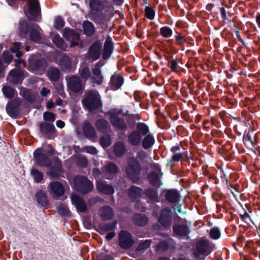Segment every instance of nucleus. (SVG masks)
<instances>
[{"label":"nucleus","instance_id":"nucleus-1","mask_svg":"<svg viewBox=\"0 0 260 260\" xmlns=\"http://www.w3.org/2000/svg\"><path fill=\"white\" fill-rule=\"evenodd\" d=\"M82 104L83 108L90 112L97 110L102 106L100 94L92 90L87 91L84 93Z\"/></svg>","mask_w":260,"mask_h":260},{"label":"nucleus","instance_id":"nucleus-2","mask_svg":"<svg viewBox=\"0 0 260 260\" xmlns=\"http://www.w3.org/2000/svg\"><path fill=\"white\" fill-rule=\"evenodd\" d=\"M149 132L148 126L144 123L139 122L136 125V129L131 132L127 135V141L132 146L139 145L143 137Z\"/></svg>","mask_w":260,"mask_h":260},{"label":"nucleus","instance_id":"nucleus-3","mask_svg":"<svg viewBox=\"0 0 260 260\" xmlns=\"http://www.w3.org/2000/svg\"><path fill=\"white\" fill-rule=\"evenodd\" d=\"M142 167L139 160L134 156H131L127 159V166L125 167V173L127 177L133 183L138 181V176L140 174Z\"/></svg>","mask_w":260,"mask_h":260},{"label":"nucleus","instance_id":"nucleus-4","mask_svg":"<svg viewBox=\"0 0 260 260\" xmlns=\"http://www.w3.org/2000/svg\"><path fill=\"white\" fill-rule=\"evenodd\" d=\"M75 189L82 194L90 192L93 188V184L87 177L76 175L74 178Z\"/></svg>","mask_w":260,"mask_h":260},{"label":"nucleus","instance_id":"nucleus-5","mask_svg":"<svg viewBox=\"0 0 260 260\" xmlns=\"http://www.w3.org/2000/svg\"><path fill=\"white\" fill-rule=\"evenodd\" d=\"M27 9L24 10L26 17L29 16L35 21L41 18V7L39 0H29L27 2Z\"/></svg>","mask_w":260,"mask_h":260},{"label":"nucleus","instance_id":"nucleus-6","mask_svg":"<svg viewBox=\"0 0 260 260\" xmlns=\"http://www.w3.org/2000/svg\"><path fill=\"white\" fill-rule=\"evenodd\" d=\"M121 112V110L113 109L110 110L108 114L112 125L117 129L124 131L127 129V126L124 119L118 116Z\"/></svg>","mask_w":260,"mask_h":260},{"label":"nucleus","instance_id":"nucleus-7","mask_svg":"<svg viewBox=\"0 0 260 260\" xmlns=\"http://www.w3.org/2000/svg\"><path fill=\"white\" fill-rule=\"evenodd\" d=\"M33 20L29 16L26 18H21L20 19L18 24V34L19 36L23 39H26L28 36V34L34 26H37Z\"/></svg>","mask_w":260,"mask_h":260},{"label":"nucleus","instance_id":"nucleus-8","mask_svg":"<svg viewBox=\"0 0 260 260\" xmlns=\"http://www.w3.org/2000/svg\"><path fill=\"white\" fill-rule=\"evenodd\" d=\"M118 240L119 247L125 250L131 248L135 243L132 234L125 230L120 231Z\"/></svg>","mask_w":260,"mask_h":260},{"label":"nucleus","instance_id":"nucleus-9","mask_svg":"<svg viewBox=\"0 0 260 260\" xmlns=\"http://www.w3.org/2000/svg\"><path fill=\"white\" fill-rule=\"evenodd\" d=\"M28 62L29 70L40 74L44 72L48 66V62L45 59H39L36 56L30 58Z\"/></svg>","mask_w":260,"mask_h":260},{"label":"nucleus","instance_id":"nucleus-10","mask_svg":"<svg viewBox=\"0 0 260 260\" xmlns=\"http://www.w3.org/2000/svg\"><path fill=\"white\" fill-rule=\"evenodd\" d=\"M67 88L74 93H79L83 92L85 86L79 76L72 75L67 80Z\"/></svg>","mask_w":260,"mask_h":260},{"label":"nucleus","instance_id":"nucleus-11","mask_svg":"<svg viewBox=\"0 0 260 260\" xmlns=\"http://www.w3.org/2000/svg\"><path fill=\"white\" fill-rule=\"evenodd\" d=\"M103 48V42L101 40L93 42L89 46L87 51V55L93 61L99 59L101 56Z\"/></svg>","mask_w":260,"mask_h":260},{"label":"nucleus","instance_id":"nucleus-12","mask_svg":"<svg viewBox=\"0 0 260 260\" xmlns=\"http://www.w3.org/2000/svg\"><path fill=\"white\" fill-rule=\"evenodd\" d=\"M258 134H254L252 129L245 130L243 136V142L247 148L255 147L258 144Z\"/></svg>","mask_w":260,"mask_h":260},{"label":"nucleus","instance_id":"nucleus-13","mask_svg":"<svg viewBox=\"0 0 260 260\" xmlns=\"http://www.w3.org/2000/svg\"><path fill=\"white\" fill-rule=\"evenodd\" d=\"M21 102L19 99H15L9 102L6 107L7 113L11 117H17L19 114V107Z\"/></svg>","mask_w":260,"mask_h":260},{"label":"nucleus","instance_id":"nucleus-14","mask_svg":"<svg viewBox=\"0 0 260 260\" xmlns=\"http://www.w3.org/2000/svg\"><path fill=\"white\" fill-rule=\"evenodd\" d=\"M160 224L165 228L171 226L172 222V213L169 208L163 209L160 212L158 220Z\"/></svg>","mask_w":260,"mask_h":260},{"label":"nucleus","instance_id":"nucleus-15","mask_svg":"<svg viewBox=\"0 0 260 260\" xmlns=\"http://www.w3.org/2000/svg\"><path fill=\"white\" fill-rule=\"evenodd\" d=\"M59 65L61 70L64 73L69 74L74 71L70 57L66 53H63L59 60Z\"/></svg>","mask_w":260,"mask_h":260},{"label":"nucleus","instance_id":"nucleus-16","mask_svg":"<svg viewBox=\"0 0 260 260\" xmlns=\"http://www.w3.org/2000/svg\"><path fill=\"white\" fill-rule=\"evenodd\" d=\"M50 194L53 198H58L65 192L63 185L59 181L51 182L48 187Z\"/></svg>","mask_w":260,"mask_h":260},{"label":"nucleus","instance_id":"nucleus-17","mask_svg":"<svg viewBox=\"0 0 260 260\" xmlns=\"http://www.w3.org/2000/svg\"><path fill=\"white\" fill-rule=\"evenodd\" d=\"M10 78L9 80V83L12 85L21 84L23 79V72L20 68L13 69L9 73Z\"/></svg>","mask_w":260,"mask_h":260},{"label":"nucleus","instance_id":"nucleus-18","mask_svg":"<svg viewBox=\"0 0 260 260\" xmlns=\"http://www.w3.org/2000/svg\"><path fill=\"white\" fill-rule=\"evenodd\" d=\"M211 250L210 248L209 242L208 240H202L196 244V256H199V255L204 256V257L208 255L211 252Z\"/></svg>","mask_w":260,"mask_h":260},{"label":"nucleus","instance_id":"nucleus-19","mask_svg":"<svg viewBox=\"0 0 260 260\" xmlns=\"http://www.w3.org/2000/svg\"><path fill=\"white\" fill-rule=\"evenodd\" d=\"M35 164L40 167H49L51 165L52 162L46 154L41 152L35 151L34 153Z\"/></svg>","mask_w":260,"mask_h":260},{"label":"nucleus","instance_id":"nucleus-20","mask_svg":"<svg viewBox=\"0 0 260 260\" xmlns=\"http://www.w3.org/2000/svg\"><path fill=\"white\" fill-rule=\"evenodd\" d=\"M114 47L112 39L110 36H108L106 39L102 52V57L104 60H107L110 58L113 53Z\"/></svg>","mask_w":260,"mask_h":260},{"label":"nucleus","instance_id":"nucleus-21","mask_svg":"<svg viewBox=\"0 0 260 260\" xmlns=\"http://www.w3.org/2000/svg\"><path fill=\"white\" fill-rule=\"evenodd\" d=\"M124 78L117 72L111 77L110 85L112 90H117L120 88L124 83Z\"/></svg>","mask_w":260,"mask_h":260},{"label":"nucleus","instance_id":"nucleus-22","mask_svg":"<svg viewBox=\"0 0 260 260\" xmlns=\"http://www.w3.org/2000/svg\"><path fill=\"white\" fill-rule=\"evenodd\" d=\"M71 199L72 204L76 207L78 211L85 212L87 210L86 204L79 195L73 194L71 197Z\"/></svg>","mask_w":260,"mask_h":260},{"label":"nucleus","instance_id":"nucleus-23","mask_svg":"<svg viewBox=\"0 0 260 260\" xmlns=\"http://www.w3.org/2000/svg\"><path fill=\"white\" fill-rule=\"evenodd\" d=\"M56 131L55 127L53 123L42 121L39 125V131L44 136L50 138V136Z\"/></svg>","mask_w":260,"mask_h":260},{"label":"nucleus","instance_id":"nucleus-24","mask_svg":"<svg viewBox=\"0 0 260 260\" xmlns=\"http://www.w3.org/2000/svg\"><path fill=\"white\" fill-rule=\"evenodd\" d=\"M172 229L173 233L177 237H185L190 232L188 226L186 224H175Z\"/></svg>","mask_w":260,"mask_h":260},{"label":"nucleus","instance_id":"nucleus-25","mask_svg":"<svg viewBox=\"0 0 260 260\" xmlns=\"http://www.w3.org/2000/svg\"><path fill=\"white\" fill-rule=\"evenodd\" d=\"M99 215L103 221H107L112 219L114 214L111 207L105 206L100 209Z\"/></svg>","mask_w":260,"mask_h":260},{"label":"nucleus","instance_id":"nucleus-26","mask_svg":"<svg viewBox=\"0 0 260 260\" xmlns=\"http://www.w3.org/2000/svg\"><path fill=\"white\" fill-rule=\"evenodd\" d=\"M20 94L29 103H34L36 100V93L31 89L23 87L20 92Z\"/></svg>","mask_w":260,"mask_h":260},{"label":"nucleus","instance_id":"nucleus-27","mask_svg":"<svg viewBox=\"0 0 260 260\" xmlns=\"http://www.w3.org/2000/svg\"><path fill=\"white\" fill-rule=\"evenodd\" d=\"M165 198L170 203H176L180 200V194L176 189H169L166 193Z\"/></svg>","mask_w":260,"mask_h":260},{"label":"nucleus","instance_id":"nucleus-28","mask_svg":"<svg viewBox=\"0 0 260 260\" xmlns=\"http://www.w3.org/2000/svg\"><path fill=\"white\" fill-rule=\"evenodd\" d=\"M132 222L134 224L139 226H144L148 222L146 215L142 213H136L132 217Z\"/></svg>","mask_w":260,"mask_h":260},{"label":"nucleus","instance_id":"nucleus-29","mask_svg":"<svg viewBox=\"0 0 260 260\" xmlns=\"http://www.w3.org/2000/svg\"><path fill=\"white\" fill-rule=\"evenodd\" d=\"M106 172L108 174L107 178L112 180L119 171L118 167L112 162H109L104 166Z\"/></svg>","mask_w":260,"mask_h":260},{"label":"nucleus","instance_id":"nucleus-30","mask_svg":"<svg viewBox=\"0 0 260 260\" xmlns=\"http://www.w3.org/2000/svg\"><path fill=\"white\" fill-rule=\"evenodd\" d=\"M96 188L99 192L107 195L112 194L114 192L113 186L105 182H97Z\"/></svg>","mask_w":260,"mask_h":260},{"label":"nucleus","instance_id":"nucleus-31","mask_svg":"<svg viewBox=\"0 0 260 260\" xmlns=\"http://www.w3.org/2000/svg\"><path fill=\"white\" fill-rule=\"evenodd\" d=\"M46 75L50 81L57 82L60 78V72L57 68L51 66L48 68Z\"/></svg>","mask_w":260,"mask_h":260},{"label":"nucleus","instance_id":"nucleus-32","mask_svg":"<svg viewBox=\"0 0 260 260\" xmlns=\"http://www.w3.org/2000/svg\"><path fill=\"white\" fill-rule=\"evenodd\" d=\"M143 191L140 187L132 185L128 189V196L131 199L137 200L142 196Z\"/></svg>","mask_w":260,"mask_h":260},{"label":"nucleus","instance_id":"nucleus-33","mask_svg":"<svg viewBox=\"0 0 260 260\" xmlns=\"http://www.w3.org/2000/svg\"><path fill=\"white\" fill-rule=\"evenodd\" d=\"M83 132L85 137L87 139H91L96 137V133L94 128L88 121L84 124Z\"/></svg>","mask_w":260,"mask_h":260},{"label":"nucleus","instance_id":"nucleus-34","mask_svg":"<svg viewBox=\"0 0 260 260\" xmlns=\"http://www.w3.org/2000/svg\"><path fill=\"white\" fill-rule=\"evenodd\" d=\"M155 138L153 135L150 133H147V135L144 136V138L142 140L141 144L143 148L146 150L152 147L155 143Z\"/></svg>","mask_w":260,"mask_h":260},{"label":"nucleus","instance_id":"nucleus-35","mask_svg":"<svg viewBox=\"0 0 260 260\" xmlns=\"http://www.w3.org/2000/svg\"><path fill=\"white\" fill-rule=\"evenodd\" d=\"M126 151V147L123 142L118 141L114 144L113 147V153L116 157H122L125 154Z\"/></svg>","mask_w":260,"mask_h":260},{"label":"nucleus","instance_id":"nucleus-36","mask_svg":"<svg viewBox=\"0 0 260 260\" xmlns=\"http://www.w3.org/2000/svg\"><path fill=\"white\" fill-rule=\"evenodd\" d=\"M143 193L146 196V197L151 201L154 202H159V199L158 198L157 189H154L152 187H149L145 189Z\"/></svg>","mask_w":260,"mask_h":260},{"label":"nucleus","instance_id":"nucleus-37","mask_svg":"<svg viewBox=\"0 0 260 260\" xmlns=\"http://www.w3.org/2000/svg\"><path fill=\"white\" fill-rule=\"evenodd\" d=\"M148 180L152 186L159 187L162 185L159 175L156 172H151L148 176Z\"/></svg>","mask_w":260,"mask_h":260},{"label":"nucleus","instance_id":"nucleus-38","mask_svg":"<svg viewBox=\"0 0 260 260\" xmlns=\"http://www.w3.org/2000/svg\"><path fill=\"white\" fill-rule=\"evenodd\" d=\"M104 1L102 0H90L89 7L92 11L97 12L102 11L105 9Z\"/></svg>","mask_w":260,"mask_h":260},{"label":"nucleus","instance_id":"nucleus-39","mask_svg":"<svg viewBox=\"0 0 260 260\" xmlns=\"http://www.w3.org/2000/svg\"><path fill=\"white\" fill-rule=\"evenodd\" d=\"M95 126L98 130L102 133H105L110 128L109 122L103 118L97 120L95 122Z\"/></svg>","mask_w":260,"mask_h":260},{"label":"nucleus","instance_id":"nucleus-40","mask_svg":"<svg viewBox=\"0 0 260 260\" xmlns=\"http://www.w3.org/2000/svg\"><path fill=\"white\" fill-rule=\"evenodd\" d=\"M83 28L84 34L87 37L92 36L95 32V29L92 22L86 20L83 23Z\"/></svg>","mask_w":260,"mask_h":260},{"label":"nucleus","instance_id":"nucleus-41","mask_svg":"<svg viewBox=\"0 0 260 260\" xmlns=\"http://www.w3.org/2000/svg\"><path fill=\"white\" fill-rule=\"evenodd\" d=\"M38 203L44 207L48 205V200L46 193L43 190L38 191L35 194Z\"/></svg>","mask_w":260,"mask_h":260},{"label":"nucleus","instance_id":"nucleus-42","mask_svg":"<svg viewBox=\"0 0 260 260\" xmlns=\"http://www.w3.org/2000/svg\"><path fill=\"white\" fill-rule=\"evenodd\" d=\"M38 28H40V27L37 24V26H34L28 34L30 40L34 42H39L42 39V37L40 32L38 30Z\"/></svg>","mask_w":260,"mask_h":260},{"label":"nucleus","instance_id":"nucleus-43","mask_svg":"<svg viewBox=\"0 0 260 260\" xmlns=\"http://www.w3.org/2000/svg\"><path fill=\"white\" fill-rule=\"evenodd\" d=\"M52 41L56 47L63 51H66L67 45L65 44L64 41L58 34H56L52 38Z\"/></svg>","mask_w":260,"mask_h":260},{"label":"nucleus","instance_id":"nucleus-44","mask_svg":"<svg viewBox=\"0 0 260 260\" xmlns=\"http://www.w3.org/2000/svg\"><path fill=\"white\" fill-rule=\"evenodd\" d=\"M61 164L52 167L48 171L47 174L53 178H57L60 176V174L61 173Z\"/></svg>","mask_w":260,"mask_h":260},{"label":"nucleus","instance_id":"nucleus-45","mask_svg":"<svg viewBox=\"0 0 260 260\" xmlns=\"http://www.w3.org/2000/svg\"><path fill=\"white\" fill-rule=\"evenodd\" d=\"M183 158L189 159L188 153L186 150L183 151L182 152L173 153L171 157L172 161L175 162H179Z\"/></svg>","mask_w":260,"mask_h":260},{"label":"nucleus","instance_id":"nucleus-46","mask_svg":"<svg viewBox=\"0 0 260 260\" xmlns=\"http://www.w3.org/2000/svg\"><path fill=\"white\" fill-rule=\"evenodd\" d=\"M30 175L36 183H40L43 180V173L34 167L30 171Z\"/></svg>","mask_w":260,"mask_h":260},{"label":"nucleus","instance_id":"nucleus-47","mask_svg":"<svg viewBox=\"0 0 260 260\" xmlns=\"http://www.w3.org/2000/svg\"><path fill=\"white\" fill-rule=\"evenodd\" d=\"M15 90L9 86H4L2 91L5 96L9 99H12L14 97Z\"/></svg>","mask_w":260,"mask_h":260},{"label":"nucleus","instance_id":"nucleus-48","mask_svg":"<svg viewBox=\"0 0 260 260\" xmlns=\"http://www.w3.org/2000/svg\"><path fill=\"white\" fill-rule=\"evenodd\" d=\"M117 222L116 220L99 225V228L104 232H108L114 230L116 226Z\"/></svg>","mask_w":260,"mask_h":260},{"label":"nucleus","instance_id":"nucleus-49","mask_svg":"<svg viewBox=\"0 0 260 260\" xmlns=\"http://www.w3.org/2000/svg\"><path fill=\"white\" fill-rule=\"evenodd\" d=\"M152 243L151 239H146L142 241L136 247V251L138 252L143 251L148 249Z\"/></svg>","mask_w":260,"mask_h":260},{"label":"nucleus","instance_id":"nucleus-50","mask_svg":"<svg viewBox=\"0 0 260 260\" xmlns=\"http://www.w3.org/2000/svg\"><path fill=\"white\" fill-rule=\"evenodd\" d=\"M80 78L86 82L89 78L91 77V74L89 69L88 67H85L80 70L79 72Z\"/></svg>","mask_w":260,"mask_h":260},{"label":"nucleus","instance_id":"nucleus-51","mask_svg":"<svg viewBox=\"0 0 260 260\" xmlns=\"http://www.w3.org/2000/svg\"><path fill=\"white\" fill-rule=\"evenodd\" d=\"M58 213L62 216L69 217L70 216V211L69 209L66 206L62 204L60 205L57 208Z\"/></svg>","mask_w":260,"mask_h":260},{"label":"nucleus","instance_id":"nucleus-52","mask_svg":"<svg viewBox=\"0 0 260 260\" xmlns=\"http://www.w3.org/2000/svg\"><path fill=\"white\" fill-rule=\"evenodd\" d=\"M155 12L154 10L150 6H146L145 9V16L149 20L154 19Z\"/></svg>","mask_w":260,"mask_h":260},{"label":"nucleus","instance_id":"nucleus-53","mask_svg":"<svg viewBox=\"0 0 260 260\" xmlns=\"http://www.w3.org/2000/svg\"><path fill=\"white\" fill-rule=\"evenodd\" d=\"M160 35L165 38H170L173 34V31L169 26H163L160 29Z\"/></svg>","mask_w":260,"mask_h":260},{"label":"nucleus","instance_id":"nucleus-54","mask_svg":"<svg viewBox=\"0 0 260 260\" xmlns=\"http://www.w3.org/2000/svg\"><path fill=\"white\" fill-rule=\"evenodd\" d=\"M2 56L4 62L7 64L10 63L12 61L14 58L13 55H12L9 52V51L7 50L4 51Z\"/></svg>","mask_w":260,"mask_h":260},{"label":"nucleus","instance_id":"nucleus-55","mask_svg":"<svg viewBox=\"0 0 260 260\" xmlns=\"http://www.w3.org/2000/svg\"><path fill=\"white\" fill-rule=\"evenodd\" d=\"M100 142L103 148H107L111 144V140L109 136H104L100 138Z\"/></svg>","mask_w":260,"mask_h":260},{"label":"nucleus","instance_id":"nucleus-56","mask_svg":"<svg viewBox=\"0 0 260 260\" xmlns=\"http://www.w3.org/2000/svg\"><path fill=\"white\" fill-rule=\"evenodd\" d=\"M43 119L46 121L53 122L56 119V115L50 112L46 111L43 113Z\"/></svg>","mask_w":260,"mask_h":260},{"label":"nucleus","instance_id":"nucleus-57","mask_svg":"<svg viewBox=\"0 0 260 260\" xmlns=\"http://www.w3.org/2000/svg\"><path fill=\"white\" fill-rule=\"evenodd\" d=\"M220 231L218 228L215 226L211 229L210 236L211 238L217 240L220 238Z\"/></svg>","mask_w":260,"mask_h":260},{"label":"nucleus","instance_id":"nucleus-58","mask_svg":"<svg viewBox=\"0 0 260 260\" xmlns=\"http://www.w3.org/2000/svg\"><path fill=\"white\" fill-rule=\"evenodd\" d=\"M179 60L177 59H174L168 62V66L170 68L172 71L174 72H178L177 70V68L179 67Z\"/></svg>","mask_w":260,"mask_h":260},{"label":"nucleus","instance_id":"nucleus-59","mask_svg":"<svg viewBox=\"0 0 260 260\" xmlns=\"http://www.w3.org/2000/svg\"><path fill=\"white\" fill-rule=\"evenodd\" d=\"M176 44L182 48L184 46V42H186L185 37L182 36L180 33H177V35L174 36Z\"/></svg>","mask_w":260,"mask_h":260},{"label":"nucleus","instance_id":"nucleus-60","mask_svg":"<svg viewBox=\"0 0 260 260\" xmlns=\"http://www.w3.org/2000/svg\"><path fill=\"white\" fill-rule=\"evenodd\" d=\"M169 247V243L167 241L164 240L159 242L156 246V249L162 251V252L166 251L168 250Z\"/></svg>","mask_w":260,"mask_h":260},{"label":"nucleus","instance_id":"nucleus-61","mask_svg":"<svg viewBox=\"0 0 260 260\" xmlns=\"http://www.w3.org/2000/svg\"><path fill=\"white\" fill-rule=\"evenodd\" d=\"M93 20L96 23L104 24L106 21V19L103 15L97 14L94 16Z\"/></svg>","mask_w":260,"mask_h":260},{"label":"nucleus","instance_id":"nucleus-62","mask_svg":"<svg viewBox=\"0 0 260 260\" xmlns=\"http://www.w3.org/2000/svg\"><path fill=\"white\" fill-rule=\"evenodd\" d=\"M65 22L61 16H57L55 20V27L60 29L64 26Z\"/></svg>","mask_w":260,"mask_h":260},{"label":"nucleus","instance_id":"nucleus-63","mask_svg":"<svg viewBox=\"0 0 260 260\" xmlns=\"http://www.w3.org/2000/svg\"><path fill=\"white\" fill-rule=\"evenodd\" d=\"M77 165L81 168H85L88 165V160L85 157H79L77 160Z\"/></svg>","mask_w":260,"mask_h":260},{"label":"nucleus","instance_id":"nucleus-64","mask_svg":"<svg viewBox=\"0 0 260 260\" xmlns=\"http://www.w3.org/2000/svg\"><path fill=\"white\" fill-rule=\"evenodd\" d=\"M91 81L92 83L101 85L102 84L104 80L103 75L98 76H91L90 77Z\"/></svg>","mask_w":260,"mask_h":260}]
</instances>
